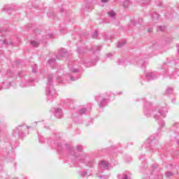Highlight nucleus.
<instances>
[{"label":"nucleus","mask_w":179,"mask_h":179,"mask_svg":"<svg viewBox=\"0 0 179 179\" xmlns=\"http://www.w3.org/2000/svg\"><path fill=\"white\" fill-rule=\"evenodd\" d=\"M47 79L46 101L52 103V101H54V99L57 97V91L54 89V85H52L54 76H52V74H48Z\"/></svg>","instance_id":"3"},{"label":"nucleus","mask_w":179,"mask_h":179,"mask_svg":"<svg viewBox=\"0 0 179 179\" xmlns=\"http://www.w3.org/2000/svg\"><path fill=\"white\" fill-rule=\"evenodd\" d=\"M106 57H107V58H111V57H113V54H111V53H108V54L106 55Z\"/></svg>","instance_id":"51"},{"label":"nucleus","mask_w":179,"mask_h":179,"mask_svg":"<svg viewBox=\"0 0 179 179\" xmlns=\"http://www.w3.org/2000/svg\"><path fill=\"white\" fill-rule=\"evenodd\" d=\"M145 78H147L148 80H155V79H157V78H159V73L157 72L148 73L145 75Z\"/></svg>","instance_id":"9"},{"label":"nucleus","mask_w":179,"mask_h":179,"mask_svg":"<svg viewBox=\"0 0 179 179\" xmlns=\"http://www.w3.org/2000/svg\"><path fill=\"white\" fill-rule=\"evenodd\" d=\"M165 176L167 177V178H170V177H173V176H174V173L173 172L166 171L165 173Z\"/></svg>","instance_id":"28"},{"label":"nucleus","mask_w":179,"mask_h":179,"mask_svg":"<svg viewBox=\"0 0 179 179\" xmlns=\"http://www.w3.org/2000/svg\"><path fill=\"white\" fill-rule=\"evenodd\" d=\"M32 72L33 73H36L37 72V64H34L32 66Z\"/></svg>","instance_id":"35"},{"label":"nucleus","mask_w":179,"mask_h":179,"mask_svg":"<svg viewBox=\"0 0 179 179\" xmlns=\"http://www.w3.org/2000/svg\"><path fill=\"white\" fill-rule=\"evenodd\" d=\"M38 141L41 143H44V142H45V138H43V137H38Z\"/></svg>","instance_id":"40"},{"label":"nucleus","mask_w":179,"mask_h":179,"mask_svg":"<svg viewBox=\"0 0 179 179\" xmlns=\"http://www.w3.org/2000/svg\"><path fill=\"white\" fill-rule=\"evenodd\" d=\"M124 62H125V61H124V59H118V61H117L118 65H123V64Z\"/></svg>","instance_id":"41"},{"label":"nucleus","mask_w":179,"mask_h":179,"mask_svg":"<svg viewBox=\"0 0 179 179\" xmlns=\"http://www.w3.org/2000/svg\"><path fill=\"white\" fill-rule=\"evenodd\" d=\"M29 82H30L31 83H32V82H34V79H31L29 80Z\"/></svg>","instance_id":"56"},{"label":"nucleus","mask_w":179,"mask_h":179,"mask_svg":"<svg viewBox=\"0 0 179 179\" xmlns=\"http://www.w3.org/2000/svg\"><path fill=\"white\" fill-rule=\"evenodd\" d=\"M143 1H145L146 2V1H148V0H143Z\"/></svg>","instance_id":"62"},{"label":"nucleus","mask_w":179,"mask_h":179,"mask_svg":"<svg viewBox=\"0 0 179 179\" xmlns=\"http://www.w3.org/2000/svg\"><path fill=\"white\" fill-rule=\"evenodd\" d=\"M165 30H166V27L159 26V27H158L157 31H164Z\"/></svg>","instance_id":"33"},{"label":"nucleus","mask_w":179,"mask_h":179,"mask_svg":"<svg viewBox=\"0 0 179 179\" xmlns=\"http://www.w3.org/2000/svg\"><path fill=\"white\" fill-rule=\"evenodd\" d=\"M3 44H5L6 45H13V43L10 41H8V39H4Z\"/></svg>","instance_id":"26"},{"label":"nucleus","mask_w":179,"mask_h":179,"mask_svg":"<svg viewBox=\"0 0 179 179\" xmlns=\"http://www.w3.org/2000/svg\"><path fill=\"white\" fill-rule=\"evenodd\" d=\"M81 177H86L87 176V171H84L80 173Z\"/></svg>","instance_id":"43"},{"label":"nucleus","mask_w":179,"mask_h":179,"mask_svg":"<svg viewBox=\"0 0 179 179\" xmlns=\"http://www.w3.org/2000/svg\"><path fill=\"white\" fill-rule=\"evenodd\" d=\"M0 33H2V31L0 29Z\"/></svg>","instance_id":"61"},{"label":"nucleus","mask_w":179,"mask_h":179,"mask_svg":"<svg viewBox=\"0 0 179 179\" xmlns=\"http://www.w3.org/2000/svg\"><path fill=\"white\" fill-rule=\"evenodd\" d=\"M156 47H157V44H154L153 45H152L151 47H150L148 50H147V52L148 54H150V52H152V51H153L155 50V48H156Z\"/></svg>","instance_id":"22"},{"label":"nucleus","mask_w":179,"mask_h":179,"mask_svg":"<svg viewBox=\"0 0 179 179\" xmlns=\"http://www.w3.org/2000/svg\"><path fill=\"white\" fill-rule=\"evenodd\" d=\"M150 15L152 17V20H159V17H160V15L156 12H151Z\"/></svg>","instance_id":"14"},{"label":"nucleus","mask_w":179,"mask_h":179,"mask_svg":"<svg viewBox=\"0 0 179 179\" xmlns=\"http://www.w3.org/2000/svg\"><path fill=\"white\" fill-rule=\"evenodd\" d=\"M24 73L23 71H20V72H18V76L20 78H22V76H23Z\"/></svg>","instance_id":"47"},{"label":"nucleus","mask_w":179,"mask_h":179,"mask_svg":"<svg viewBox=\"0 0 179 179\" xmlns=\"http://www.w3.org/2000/svg\"><path fill=\"white\" fill-rule=\"evenodd\" d=\"M69 68L72 73L70 76V80H71L72 82H75V80L80 79V69L76 68L75 65H72L71 64H69Z\"/></svg>","instance_id":"6"},{"label":"nucleus","mask_w":179,"mask_h":179,"mask_svg":"<svg viewBox=\"0 0 179 179\" xmlns=\"http://www.w3.org/2000/svg\"><path fill=\"white\" fill-rule=\"evenodd\" d=\"M66 148H67V155L68 157L73 164H78V163H86V160L89 158V155L86 153H82L78 155L75 152V148L73 147H68V145L66 144Z\"/></svg>","instance_id":"2"},{"label":"nucleus","mask_w":179,"mask_h":179,"mask_svg":"<svg viewBox=\"0 0 179 179\" xmlns=\"http://www.w3.org/2000/svg\"><path fill=\"white\" fill-rule=\"evenodd\" d=\"M158 124H159V126L163 128V127H164V125H166V122H164V120H160Z\"/></svg>","instance_id":"37"},{"label":"nucleus","mask_w":179,"mask_h":179,"mask_svg":"<svg viewBox=\"0 0 179 179\" xmlns=\"http://www.w3.org/2000/svg\"><path fill=\"white\" fill-rule=\"evenodd\" d=\"M122 179H132V174L129 172H126L123 173V176L121 178Z\"/></svg>","instance_id":"15"},{"label":"nucleus","mask_w":179,"mask_h":179,"mask_svg":"<svg viewBox=\"0 0 179 179\" xmlns=\"http://www.w3.org/2000/svg\"><path fill=\"white\" fill-rule=\"evenodd\" d=\"M129 5H131V1L129 0H124L123 1V8H124V9L129 8Z\"/></svg>","instance_id":"18"},{"label":"nucleus","mask_w":179,"mask_h":179,"mask_svg":"<svg viewBox=\"0 0 179 179\" xmlns=\"http://www.w3.org/2000/svg\"><path fill=\"white\" fill-rule=\"evenodd\" d=\"M132 24H134V26H135V23H134V21H131Z\"/></svg>","instance_id":"59"},{"label":"nucleus","mask_w":179,"mask_h":179,"mask_svg":"<svg viewBox=\"0 0 179 179\" xmlns=\"http://www.w3.org/2000/svg\"><path fill=\"white\" fill-rule=\"evenodd\" d=\"M173 92H174V89L169 87L166 89V91L165 92L166 96H169L170 94H173Z\"/></svg>","instance_id":"16"},{"label":"nucleus","mask_w":179,"mask_h":179,"mask_svg":"<svg viewBox=\"0 0 179 179\" xmlns=\"http://www.w3.org/2000/svg\"><path fill=\"white\" fill-rule=\"evenodd\" d=\"M126 161L128 162H132V157H127L126 158Z\"/></svg>","instance_id":"48"},{"label":"nucleus","mask_w":179,"mask_h":179,"mask_svg":"<svg viewBox=\"0 0 179 179\" xmlns=\"http://www.w3.org/2000/svg\"><path fill=\"white\" fill-rule=\"evenodd\" d=\"M64 103L66 106H69L70 104H73V101H72V99H67L64 101Z\"/></svg>","instance_id":"25"},{"label":"nucleus","mask_w":179,"mask_h":179,"mask_svg":"<svg viewBox=\"0 0 179 179\" xmlns=\"http://www.w3.org/2000/svg\"><path fill=\"white\" fill-rule=\"evenodd\" d=\"M55 110V116L57 118H62L64 117V110H62V108L59 107H56L54 108Z\"/></svg>","instance_id":"8"},{"label":"nucleus","mask_w":179,"mask_h":179,"mask_svg":"<svg viewBox=\"0 0 179 179\" xmlns=\"http://www.w3.org/2000/svg\"><path fill=\"white\" fill-rule=\"evenodd\" d=\"M174 101H176V100L173 99V100H172V103H174Z\"/></svg>","instance_id":"60"},{"label":"nucleus","mask_w":179,"mask_h":179,"mask_svg":"<svg viewBox=\"0 0 179 179\" xmlns=\"http://www.w3.org/2000/svg\"><path fill=\"white\" fill-rule=\"evenodd\" d=\"M125 41H120L117 43V48H121V47L125 45Z\"/></svg>","instance_id":"29"},{"label":"nucleus","mask_w":179,"mask_h":179,"mask_svg":"<svg viewBox=\"0 0 179 179\" xmlns=\"http://www.w3.org/2000/svg\"><path fill=\"white\" fill-rule=\"evenodd\" d=\"M13 10L12 8V6L10 5H7L3 7V10L4 12H8V13H10V10Z\"/></svg>","instance_id":"17"},{"label":"nucleus","mask_w":179,"mask_h":179,"mask_svg":"<svg viewBox=\"0 0 179 179\" xmlns=\"http://www.w3.org/2000/svg\"><path fill=\"white\" fill-rule=\"evenodd\" d=\"M30 44L31 45V47H38V45H40V43L36 41H30Z\"/></svg>","instance_id":"23"},{"label":"nucleus","mask_w":179,"mask_h":179,"mask_svg":"<svg viewBox=\"0 0 179 179\" xmlns=\"http://www.w3.org/2000/svg\"><path fill=\"white\" fill-rule=\"evenodd\" d=\"M148 33H152V31H153V28H150L148 29Z\"/></svg>","instance_id":"53"},{"label":"nucleus","mask_w":179,"mask_h":179,"mask_svg":"<svg viewBox=\"0 0 179 179\" xmlns=\"http://www.w3.org/2000/svg\"><path fill=\"white\" fill-rule=\"evenodd\" d=\"M10 80L5 81L2 83V85H0V90H2V89H9L10 86H12Z\"/></svg>","instance_id":"12"},{"label":"nucleus","mask_w":179,"mask_h":179,"mask_svg":"<svg viewBox=\"0 0 179 179\" xmlns=\"http://www.w3.org/2000/svg\"><path fill=\"white\" fill-rule=\"evenodd\" d=\"M144 114L146 117H153L155 120H159L162 117L165 118L166 113H167V108H163L161 106H157L152 108V103L150 102H146L144 106Z\"/></svg>","instance_id":"1"},{"label":"nucleus","mask_w":179,"mask_h":179,"mask_svg":"<svg viewBox=\"0 0 179 179\" xmlns=\"http://www.w3.org/2000/svg\"><path fill=\"white\" fill-rule=\"evenodd\" d=\"M87 111V109L86 108H80L78 109V114H80V115H83V114H86Z\"/></svg>","instance_id":"20"},{"label":"nucleus","mask_w":179,"mask_h":179,"mask_svg":"<svg viewBox=\"0 0 179 179\" xmlns=\"http://www.w3.org/2000/svg\"><path fill=\"white\" fill-rule=\"evenodd\" d=\"M93 54H97V52H100V46H94L92 48Z\"/></svg>","instance_id":"21"},{"label":"nucleus","mask_w":179,"mask_h":179,"mask_svg":"<svg viewBox=\"0 0 179 179\" xmlns=\"http://www.w3.org/2000/svg\"><path fill=\"white\" fill-rule=\"evenodd\" d=\"M173 127L174 128H178V123H175V124H173Z\"/></svg>","instance_id":"52"},{"label":"nucleus","mask_w":179,"mask_h":179,"mask_svg":"<svg viewBox=\"0 0 179 179\" xmlns=\"http://www.w3.org/2000/svg\"><path fill=\"white\" fill-rule=\"evenodd\" d=\"M177 52L179 55V43H176Z\"/></svg>","instance_id":"50"},{"label":"nucleus","mask_w":179,"mask_h":179,"mask_svg":"<svg viewBox=\"0 0 179 179\" xmlns=\"http://www.w3.org/2000/svg\"><path fill=\"white\" fill-rule=\"evenodd\" d=\"M95 100L97 101L99 108L101 109L106 107L107 104L110 103V99L104 98L102 95L96 96Z\"/></svg>","instance_id":"7"},{"label":"nucleus","mask_w":179,"mask_h":179,"mask_svg":"<svg viewBox=\"0 0 179 179\" xmlns=\"http://www.w3.org/2000/svg\"><path fill=\"white\" fill-rule=\"evenodd\" d=\"M34 3L32 4L33 8H35V9H38L40 8V6H38V3H40V0H33Z\"/></svg>","instance_id":"19"},{"label":"nucleus","mask_w":179,"mask_h":179,"mask_svg":"<svg viewBox=\"0 0 179 179\" xmlns=\"http://www.w3.org/2000/svg\"><path fill=\"white\" fill-rule=\"evenodd\" d=\"M83 64H85V66H87V67L94 66V65H96V60H94L92 62H89L88 60H85Z\"/></svg>","instance_id":"13"},{"label":"nucleus","mask_w":179,"mask_h":179,"mask_svg":"<svg viewBox=\"0 0 179 179\" xmlns=\"http://www.w3.org/2000/svg\"><path fill=\"white\" fill-rule=\"evenodd\" d=\"M57 148L58 152H62V145L61 144V143H57Z\"/></svg>","instance_id":"30"},{"label":"nucleus","mask_w":179,"mask_h":179,"mask_svg":"<svg viewBox=\"0 0 179 179\" xmlns=\"http://www.w3.org/2000/svg\"><path fill=\"white\" fill-rule=\"evenodd\" d=\"M108 15L110 17H114V16H115V13L114 11H109Z\"/></svg>","instance_id":"38"},{"label":"nucleus","mask_w":179,"mask_h":179,"mask_svg":"<svg viewBox=\"0 0 179 179\" xmlns=\"http://www.w3.org/2000/svg\"><path fill=\"white\" fill-rule=\"evenodd\" d=\"M148 57H153V55L148 54Z\"/></svg>","instance_id":"58"},{"label":"nucleus","mask_w":179,"mask_h":179,"mask_svg":"<svg viewBox=\"0 0 179 179\" xmlns=\"http://www.w3.org/2000/svg\"><path fill=\"white\" fill-rule=\"evenodd\" d=\"M48 16H49V17H55V14L54 13V11H50L48 13Z\"/></svg>","instance_id":"36"},{"label":"nucleus","mask_w":179,"mask_h":179,"mask_svg":"<svg viewBox=\"0 0 179 179\" xmlns=\"http://www.w3.org/2000/svg\"><path fill=\"white\" fill-rule=\"evenodd\" d=\"M21 87H26L27 86H30L29 84H24L23 83H20Z\"/></svg>","instance_id":"45"},{"label":"nucleus","mask_w":179,"mask_h":179,"mask_svg":"<svg viewBox=\"0 0 179 179\" xmlns=\"http://www.w3.org/2000/svg\"><path fill=\"white\" fill-rule=\"evenodd\" d=\"M145 63L146 62L145 61H143V60H140V62H139V64H141V67L142 68H143V66H145Z\"/></svg>","instance_id":"44"},{"label":"nucleus","mask_w":179,"mask_h":179,"mask_svg":"<svg viewBox=\"0 0 179 179\" xmlns=\"http://www.w3.org/2000/svg\"><path fill=\"white\" fill-rule=\"evenodd\" d=\"M66 52H68V50H66V49H62L59 55L56 57L57 59H62L64 57H66Z\"/></svg>","instance_id":"11"},{"label":"nucleus","mask_w":179,"mask_h":179,"mask_svg":"<svg viewBox=\"0 0 179 179\" xmlns=\"http://www.w3.org/2000/svg\"><path fill=\"white\" fill-rule=\"evenodd\" d=\"M48 143H50V145H52V148H55L54 147V143H55V141H51V140H48Z\"/></svg>","instance_id":"42"},{"label":"nucleus","mask_w":179,"mask_h":179,"mask_svg":"<svg viewBox=\"0 0 179 179\" xmlns=\"http://www.w3.org/2000/svg\"><path fill=\"white\" fill-rule=\"evenodd\" d=\"M13 75H15V73L13 72H12V71H10V70L7 71V76L12 78V76H13Z\"/></svg>","instance_id":"34"},{"label":"nucleus","mask_w":179,"mask_h":179,"mask_svg":"<svg viewBox=\"0 0 179 179\" xmlns=\"http://www.w3.org/2000/svg\"><path fill=\"white\" fill-rule=\"evenodd\" d=\"M77 52L80 54V55H82V54H84L85 50H83V48H78Z\"/></svg>","instance_id":"31"},{"label":"nucleus","mask_w":179,"mask_h":179,"mask_svg":"<svg viewBox=\"0 0 179 179\" xmlns=\"http://www.w3.org/2000/svg\"><path fill=\"white\" fill-rule=\"evenodd\" d=\"M92 38H99V32L96 30L92 34Z\"/></svg>","instance_id":"32"},{"label":"nucleus","mask_w":179,"mask_h":179,"mask_svg":"<svg viewBox=\"0 0 179 179\" xmlns=\"http://www.w3.org/2000/svg\"><path fill=\"white\" fill-rule=\"evenodd\" d=\"M49 36L52 37V34H50Z\"/></svg>","instance_id":"57"},{"label":"nucleus","mask_w":179,"mask_h":179,"mask_svg":"<svg viewBox=\"0 0 179 179\" xmlns=\"http://www.w3.org/2000/svg\"><path fill=\"white\" fill-rule=\"evenodd\" d=\"M76 149L78 152H82L83 150V147L82 145H77Z\"/></svg>","instance_id":"39"},{"label":"nucleus","mask_w":179,"mask_h":179,"mask_svg":"<svg viewBox=\"0 0 179 179\" xmlns=\"http://www.w3.org/2000/svg\"><path fill=\"white\" fill-rule=\"evenodd\" d=\"M139 160H145V155L138 156Z\"/></svg>","instance_id":"46"},{"label":"nucleus","mask_w":179,"mask_h":179,"mask_svg":"<svg viewBox=\"0 0 179 179\" xmlns=\"http://www.w3.org/2000/svg\"><path fill=\"white\" fill-rule=\"evenodd\" d=\"M101 2L103 3H106V2H108V0H101Z\"/></svg>","instance_id":"54"},{"label":"nucleus","mask_w":179,"mask_h":179,"mask_svg":"<svg viewBox=\"0 0 179 179\" xmlns=\"http://www.w3.org/2000/svg\"><path fill=\"white\" fill-rule=\"evenodd\" d=\"M97 177H99V178H105V179L108 178V176H98Z\"/></svg>","instance_id":"49"},{"label":"nucleus","mask_w":179,"mask_h":179,"mask_svg":"<svg viewBox=\"0 0 179 179\" xmlns=\"http://www.w3.org/2000/svg\"><path fill=\"white\" fill-rule=\"evenodd\" d=\"M56 61H57V59L55 58L52 57L48 60V64H49V65H50V66H52V65L55 64Z\"/></svg>","instance_id":"24"},{"label":"nucleus","mask_w":179,"mask_h":179,"mask_svg":"<svg viewBox=\"0 0 179 179\" xmlns=\"http://www.w3.org/2000/svg\"><path fill=\"white\" fill-rule=\"evenodd\" d=\"M94 165V159H90L87 162V166L88 167H93Z\"/></svg>","instance_id":"27"},{"label":"nucleus","mask_w":179,"mask_h":179,"mask_svg":"<svg viewBox=\"0 0 179 179\" xmlns=\"http://www.w3.org/2000/svg\"><path fill=\"white\" fill-rule=\"evenodd\" d=\"M99 173H103V171H99Z\"/></svg>","instance_id":"63"},{"label":"nucleus","mask_w":179,"mask_h":179,"mask_svg":"<svg viewBox=\"0 0 179 179\" xmlns=\"http://www.w3.org/2000/svg\"><path fill=\"white\" fill-rule=\"evenodd\" d=\"M64 10H65L64 9V8H60V12H61V13H62Z\"/></svg>","instance_id":"55"},{"label":"nucleus","mask_w":179,"mask_h":179,"mask_svg":"<svg viewBox=\"0 0 179 179\" xmlns=\"http://www.w3.org/2000/svg\"><path fill=\"white\" fill-rule=\"evenodd\" d=\"M159 136L160 134H153L149 137L143 144V148L150 152H156L159 149Z\"/></svg>","instance_id":"4"},{"label":"nucleus","mask_w":179,"mask_h":179,"mask_svg":"<svg viewBox=\"0 0 179 179\" xmlns=\"http://www.w3.org/2000/svg\"><path fill=\"white\" fill-rule=\"evenodd\" d=\"M27 129H29V127L25 126L24 124H21L14 129L13 131V136L18 138H24V131Z\"/></svg>","instance_id":"5"},{"label":"nucleus","mask_w":179,"mask_h":179,"mask_svg":"<svg viewBox=\"0 0 179 179\" xmlns=\"http://www.w3.org/2000/svg\"><path fill=\"white\" fill-rule=\"evenodd\" d=\"M99 166L101 170H110V166L108 165V162L106 161H100L99 163Z\"/></svg>","instance_id":"10"}]
</instances>
